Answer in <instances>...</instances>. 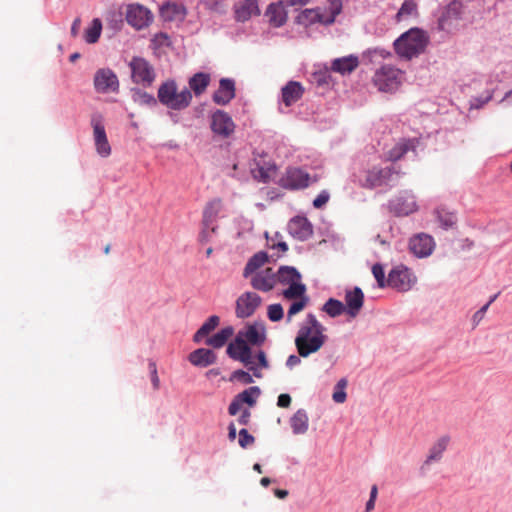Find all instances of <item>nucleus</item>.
Listing matches in <instances>:
<instances>
[{"mask_svg":"<svg viewBox=\"0 0 512 512\" xmlns=\"http://www.w3.org/2000/svg\"><path fill=\"white\" fill-rule=\"evenodd\" d=\"M325 331L326 328L317 320L314 314H307L300 324L295 338V346L299 356L306 358L319 351L327 340Z\"/></svg>","mask_w":512,"mask_h":512,"instance_id":"nucleus-1","label":"nucleus"},{"mask_svg":"<svg viewBox=\"0 0 512 512\" xmlns=\"http://www.w3.org/2000/svg\"><path fill=\"white\" fill-rule=\"evenodd\" d=\"M429 43L426 32L419 27H412L402 33L393 43L395 52L405 59H412L423 53Z\"/></svg>","mask_w":512,"mask_h":512,"instance_id":"nucleus-2","label":"nucleus"},{"mask_svg":"<svg viewBox=\"0 0 512 512\" xmlns=\"http://www.w3.org/2000/svg\"><path fill=\"white\" fill-rule=\"evenodd\" d=\"M192 99V93L187 87L178 91L177 82L173 78L162 82L157 91V103H161L169 110H184L190 106Z\"/></svg>","mask_w":512,"mask_h":512,"instance_id":"nucleus-3","label":"nucleus"},{"mask_svg":"<svg viewBox=\"0 0 512 512\" xmlns=\"http://www.w3.org/2000/svg\"><path fill=\"white\" fill-rule=\"evenodd\" d=\"M276 273V283L288 286L283 290L282 296L292 300L306 293V286L301 282L300 273L290 266H281Z\"/></svg>","mask_w":512,"mask_h":512,"instance_id":"nucleus-4","label":"nucleus"},{"mask_svg":"<svg viewBox=\"0 0 512 512\" xmlns=\"http://www.w3.org/2000/svg\"><path fill=\"white\" fill-rule=\"evenodd\" d=\"M318 181L316 176H311L306 170L299 167H288L280 176L278 185L286 190H302L310 184Z\"/></svg>","mask_w":512,"mask_h":512,"instance_id":"nucleus-5","label":"nucleus"},{"mask_svg":"<svg viewBox=\"0 0 512 512\" xmlns=\"http://www.w3.org/2000/svg\"><path fill=\"white\" fill-rule=\"evenodd\" d=\"M424 140L422 136L399 138L389 149L385 160H401L407 156H418V151H423L426 147Z\"/></svg>","mask_w":512,"mask_h":512,"instance_id":"nucleus-6","label":"nucleus"},{"mask_svg":"<svg viewBox=\"0 0 512 512\" xmlns=\"http://www.w3.org/2000/svg\"><path fill=\"white\" fill-rule=\"evenodd\" d=\"M226 352L233 360L243 363L253 373V376L262 378L261 371L254 364L250 346L240 336L236 335L235 339L229 343Z\"/></svg>","mask_w":512,"mask_h":512,"instance_id":"nucleus-7","label":"nucleus"},{"mask_svg":"<svg viewBox=\"0 0 512 512\" xmlns=\"http://www.w3.org/2000/svg\"><path fill=\"white\" fill-rule=\"evenodd\" d=\"M397 176L398 171H396L392 165L385 167L377 165L366 171L360 178V182L364 187L373 188L388 184Z\"/></svg>","mask_w":512,"mask_h":512,"instance_id":"nucleus-8","label":"nucleus"},{"mask_svg":"<svg viewBox=\"0 0 512 512\" xmlns=\"http://www.w3.org/2000/svg\"><path fill=\"white\" fill-rule=\"evenodd\" d=\"M131 79L135 84L150 87L156 78L153 66L143 57L134 56L129 62Z\"/></svg>","mask_w":512,"mask_h":512,"instance_id":"nucleus-9","label":"nucleus"},{"mask_svg":"<svg viewBox=\"0 0 512 512\" xmlns=\"http://www.w3.org/2000/svg\"><path fill=\"white\" fill-rule=\"evenodd\" d=\"M417 282L414 273L404 265L394 267L388 274L387 286L400 292L409 291Z\"/></svg>","mask_w":512,"mask_h":512,"instance_id":"nucleus-10","label":"nucleus"},{"mask_svg":"<svg viewBox=\"0 0 512 512\" xmlns=\"http://www.w3.org/2000/svg\"><path fill=\"white\" fill-rule=\"evenodd\" d=\"M399 70L390 65H384L375 72L373 77L374 84L380 91L392 92L400 84Z\"/></svg>","mask_w":512,"mask_h":512,"instance_id":"nucleus-11","label":"nucleus"},{"mask_svg":"<svg viewBox=\"0 0 512 512\" xmlns=\"http://www.w3.org/2000/svg\"><path fill=\"white\" fill-rule=\"evenodd\" d=\"M262 298L255 292H244L236 300L235 315L245 319L252 316L261 306Z\"/></svg>","mask_w":512,"mask_h":512,"instance_id":"nucleus-12","label":"nucleus"},{"mask_svg":"<svg viewBox=\"0 0 512 512\" xmlns=\"http://www.w3.org/2000/svg\"><path fill=\"white\" fill-rule=\"evenodd\" d=\"M125 19L133 28L140 30L152 22L153 15L144 5L132 3L127 6Z\"/></svg>","mask_w":512,"mask_h":512,"instance_id":"nucleus-13","label":"nucleus"},{"mask_svg":"<svg viewBox=\"0 0 512 512\" xmlns=\"http://www.w3.org/2000/svg\"><path fill=\"white\" fill-rule=\"evenodd\" d=\"M210 128L214 134L228 138L234 133L235 123L227 112L217 109L211 115Z\"/></svg>","mask_w":512,"mask_h":512,"instance_id":"nucleus-14","label":"nucleus"},{"mask_svg":"<svg viewBox=\"0 0 512 512\" xmlns=\"http://www.w3.org/2000/svg\"><path fill=\"white\" fill-rule=\"evenodd\" d=\"M94 88L98 93L118 92L119 80L117 75L110 68H101L95 72Z\"/></svg>","mask_w":512,"mask_h":512,"instance_id":"nucleus-15","label":"nucleus"},{"mask_svg":"<svg viewBox=\"0 0 512 512\" xmlns=\"http://www.w3.org/2000/svg\"><path fill=\"white\" fill-rule=\"evenodd\" d=\"M389 209L396 216H408L418 210V205L414 194L404 191L389 202Z\"/></svg>","mask_w":512,"mask_h":512,"instance_id":"nucleus-16","label":"nucleus"},{"mask_svg":"<svg viewBox=\"0 0 512 512\" xmlns=\"http://www.w3.org/2000/svg\"><path fill=\"white\" fill-rule=\"evenodd\" d=\"M91 125L94 130L95 146L98 154L103 158L108 157L111 152V147L106 136L102 115L99 113L93 114Z\"/></svg>","mask_w":512,"mask_h":512,"instance_id":"nucleus-17","label":"nucleus"},{"mask_svg":"<svg viewBox=\"0 0 512 512\" xmlns=\"http://www.w3.org/2000/svg\"><path fill=\"white\" fill-rule=\"evenodd\" d=\"M261 390L257 386L249 387L234 397L228 407V413L235 416L241 410L243 404L253 407L256 404L257 398L260 396Z\"/></svg>","mask_w":512,"mask_h":512,"instance_id":"nucleus-18","label":"nucleus"},{"mask_svg":"<svg viewBox=\"0 0 512 512\" xmlns=\"http://www.w3.org/2000/svg\"><path fill=\"white\" fill-rule=\"evenodd\" d=\"M249 346H261L266 340L265 326L261 322L248 324L237 333Z\"/></svg>","mask_w":512,"mask_h":512,"instance_id":"nucleus-19","label":"nucleus"},{"mask_svg":"<svg viewBox=\"0 0 512 512\" xmlns=\"http://www.w3.org/2000/svg\"><path fill=\"white\" fill-rule=\"evenodd\" d=\"M463 14V3L460 0H452L443 9L437 20V29L439 31L446 30L452 20H460Z\"/></svg>","mask_w":512,"mask_h":512,"instance_id":"nucleus-20","label":"nucleus"},{"mask_svg":"<svg viewBox=\"0 0 512 512\" xmlns=\"http://www.w3.org/2000/svg\"><path fill=\"white\" fill-rule=\"evenodd\" d=\"M236 96V84L232 78H221L218 89L212 94V101L221 106L229 104Z\"/></svg>","mask_w":512,"mask_h":512,"instance_id":"nucleus-21","label":"nucleus"},{"mask_svg":"<svg viewBox=\"0 0 512 512\" xmlns=\"http://www.w3.org/2000/svg\"><path fill=\"white\" fill-rule=\"evenodd\" d=\"M435 247L432 236L426 233H419L413 236L409 241L410 251L417 257L423 258L429 256Z\"/></svg>","mask_w":512,"mask_h":512,"instance_id":"nucleus-22","label":"nucleus"},{"mask_svg":"<svg viewBox=\"0 0 512 512\" xmlns=\"http://www.w3.org/2000/svg\"><path fill=\"white\" fill-rule=\"evenodd\" d=\"M251 286L258 291H271L276 285V273L272 268H265L250 275Z\"/></svg>","mask_w":512,"mask_h":512,"instance_id":"nucleus-23","label":"nucleus"},{"mask_svg":"<svg viewBox=\"0 0 512 512\" xmlns=\"http://www.w3.org/2000/svg\"><path fill=\"white\" fill-rule=\"evenodd\" d=\"M259 0H243L234 4V19L236 22L244 23L252 16H259L261 11L258 5Z\"/></svg>","mask_w":512,"mask_h":512,"instance_id":"nucleus-24","label":"nucleus"},{"mask_svg":"<svg viewBox=\"0 0 512 512\" xmlns=\"http://www.w3.org/2000/svg\"><path fill=\"white\" fill-rule=\"evenodd\" d=\"M159 14L164 22H183L188 14V10L183 4L166 1L161 5Z\"/></svg>","mask_w":512,"mask_h":512,"instance_id":"nucleus-25","label":"nucleus"},{"mask_svg":"<svg viewBox=\"0 0 512 512\" xmlns=\"http://www.w3.org/2000/svg\"><path fill=\"white\" fill-rule=\"evenodd\" d=\"M249 168L252 177L263 183L274 179L277 173V167L274 162H250Z\"/></svg>","mask_w":512,"mask_h":512,"instance_id":"nucleus-26","label":"nucleus"},{"mask_svg":"<svg viewBox=\"0 0 512 512\" xmlns=\"http://www.w3.org/2000/svg\"><path fill=\"white\" fill-rule=\"evenodd\" d=\"M364 304V293L359 287L346 290L345 292V311L351 317L355 318L361 311Z\"/></svg>","mask_w":512,"mask_h":512,"instance_id":"nucleus-27","label":"nucleus"},{"mask_svg":"<svg viewBox=\"0 0 512 512\" xmlns=\"http://www.w3.org/2000/svg\"><path fill=\"white\" fill-rule=\"evenodd\" d=\"M285 4L282 0L272 2L267 6L265 16L268 17V22L275 28H280L287 22V11Z\"/></svg>","mask_w":512,"mask_h":512,"instance_id":"nucleus-28","label":"nucleus"},{"mask_svg":"<svg viewBox=\"0 0 512 512\" xmlns=\"http://www.w3.org/2000/svg\"><path fill=\"white\" fill-rule=\"evenodd\" d=\"M304 92L300 82L290 80L281 88V100L286 107H290L302 98Z\"/></svg>","mask_w":512,"mask_h":512,"instance_id":"nucleus-29","label":"nucleus"},{"mask_svg":"<svg viewBox=\"0 0 512 512\" xmlns=\"http://www.w3.org/2000/svg\"><path fill=\"white\" fill-rule=\"evenodd\" d=\"M289 233L299 239L305 240L312 235V226L306 217L296 216L288 223Z\"/></svg>","mask_w":512,"mask_h":512,"instance_id":"nucleus-30","label":"nucleus"},{"mask_svg":"<svg viewBox=\"0 0 512 512\" xmlns=\"http://www.w3.org/2000/svg\"><path fill=\"white\" fill-rule=\"evenodd\" d=\"M359 65V58L354 54L348 56L339 57L332 61L331 70L341 75H349Z\"/></svg>","mask_w":512,"mask_h":512,"instance_id":"nucleus-31","label":"nucleus"},{"mask_svg":"<svg viewBox=\"0 0 512 512\" xmlns=\"http://www.w3.org/2000/svg\"><path fill=\"white\" fill-rule=\"evenodd\" d=\"M211 82V75L206 72H197L188 79L189 90L196 97L201 96Z\"/></svg>","mask_w":512,"mask_h":512,"instance_id":"nucleus-32","label":"nucleus"},{"mask_svg":"<svg viewBox=\"0 0 512 512\" xmlns=\"http://www.w3.org/2000/svg\"><path fill=\"white\" fill-rule=\"evenodd\" d=\"M450 442L449 436L440 437L429 449L426 460L422 465V469L429 466L433 462H438L442 459L443 453L447 449Z\"/></svg>","mask_w":512,"mask_h":512,"instance_id":"nucleus-33","label":"nucleus"},{"mask_svg":"<svg viewBox=\"0 0 512 512\" xmlns=\"http://www.w3.org/2000/svg\"><path fill=\"white\" fill-rule=\"evenodd\" d=\"M190 363L194 366L198 367H207L216 362V354L210 350L205 348H199L194 350L189 354L188 357Z\"/></svg>","mask_w":512,"mask_h":512,"instance_id":"nucleus-34","label":"nucleus"},{"mask_svg":"<svg viewBox=\"0 0 512 512\" xmlns=\"http://www.w3.org/2000/svg\"><path fill=\"white\" fill-rule=\"evenodd\" d=\"M321 19V8H306L302 10L296 17H295V24L301 25L304 27H309L317 23V21H320Z\"/></svg>","mask_w":512,"mask_h":512,"instance_id":"nucleus-35","label":"nucleus"},{"mask_svg":"<svg viewBox=\"0 0 512 512\" xmlns=\"http://www.w3.org/2000/svg\"><path fill=\"white\" fill-rule=\"evenodd\" d=\"M290 426L294 434H305L309 428L307 412L304 409L297 410L290 419Z\"/></svg>","mask_w":512,"mask_h":512,"instance_id":"nucleus-36","label":"nucleus"},{"mask_svg":"<svg viewBox=\"0 0 512 512\" xmlns=\"http://www.w3.org/2000/svg\"><path fill=\"white\" fill-rule=\"evenodd\" d=\"M130 93L132 100L140 106L155 107L157 105V98L141 88L132 87Z\"/></svg>","mask_w":512,"mask_h":512,"instance_id":"nucleus-37","label":"nucleus"},{"mask_svg":"<svg viewBox=\"0 0 512 512\" xmlns=\"http://www.w3.org/2000/svg\"><path fill=\"white\" fill-rule=\"evenodd\" d=\"M268 261V255L265 252H258L254 254L249 261L247 262L244 271L243 277L249 278L250 275L258 272V269L261 268Z\"/></svg>","mask_w":512,"mask_h":512,"instance_id":"nucleus-38","label":"nucleus"},{"mask_svg":"<svg viewBox=\"0 0 512 512\" xmlns=\"http://www.w3.org/2000/svg\"><path fill=\"white\" fill-rule=\"evenodd\" d=\"M234 334V329L231 326L222 328L219 332L213 336L207 338L206 344L215 349L223 347L228 339Z\"/></svg>","mask_w":512,"mask_h":512,"instance_id":"nucleus-39","label":"nucleus"},{"mask_svg":"<svg viewBox=\"0 0 512 512\" xmlns=\"http://www.w3.org/2000/svg\"><path fill=\"white\" fill-rule=\"evenodd\" d=\"M220 318L216 315L210 316L193 336V341L199 343L203 338L207 337L218 325Z\"/></svg>","mask_w":512,"mask_h":512,"instance_id":"nucleus-40","label":"nucleus"},{"mask_svg":"<svg viewBox=\"0 0 512 512\" xmlns=\"http://www.w3.org/2000/svg\"><path fill=\"white\" fill-rule=\"evenodd\" d=\"M331 72H333L331 67L324 66L311 74V82L318 87L329 86L333 82Z\"/></svg>","mask_w":512,"mask_h":512,"instance_id":"nucleus-41","label":"nucleus"},{"mask_svg":"<svg viewBox=\"0 0 512 512\" xmlns=\"http://www.w3.org/2000/svg\"><path fill=\"white\" fill-rule=\"evenodd\" d=\"M102 32V21L99 18L92 20L90 26L85 30L84 39L88 44L96 43Z\"/></svg>","mask_w":512,"mask_h":512,"instance_id":"nucleus-42","label":"nucleus"},{"mask_svg":"<svg viewBox=\"0 0 512 512\" xmlns=\"http://www.w3.org/2000/svg\"><path fill=\"white\" fill-rule=\"evenodd\" d=\"M322 311L327 313L330 317L335 318L343 314L345 311V305L341 301L329 298L322 306Z\"/></svg>","mask_w":512,"mask_h":512,"instance_id":"nucleus-43","label":"nucleus"},{"mask_svg":"<svg viewBox=\"0 0 512 512\" xmlns=\"http://www.w3.org/2000/svg\"><path fill=\"white\" fill-rule=\"evenodd\" d=\"M434 213L438 222L444 229L451 228L456 224L457 217L453 212L440 207L437 208Z\"/></svg>","mask_w":512,"mask_h":512,"instance_id":"nucleus-44","label":"nucleus"},{"mask_svg":"<svg viewBox=\"0 0 512 512\" xmlns=\"http://www.w3.org/2000/svg\"><path fill=\"white\" fill-rule=\"evenodd\" d=\"M222 208L220 199L210 201L204 209V225L208 227L210 223L216 218Z\"/></svg>","mask_w":512,"mask_h":512,"instance_id":"nucleus-45","label":"nucleus"},{"mask_svg":"<svg viewBox=\"0 0 512 512\" xmlns=\"http://www.w3.org/2000/svg\"><path fill=\"white\" fill-rule=\"evenodd\" d=\"M293 300L294 302L290 305L287 312V322H291L293 316L301 312L309 303V298L305 294H302Z\"/></svg>","mask_w":512,"mask_h":512,"instance_id":"nucleus-46","label":"nucleus"},{"mask_svg":"<svg viewBox=\"0 0 512 512\" xmlns=\"http://www.w3.org/2000/svg\"><path fill=\"white\" fill-rule=\"evenodd\" d=\"M410 15H418V5L417 2L414 0H404V2L401 4V7L399 8L397 12V19H399L401 16H410Z\"/></svg>","mask_w":512,"mask_h":512,"instance_id":"nucleus-47","label":"nucleus"},{"mask_svg":"<svg viewBox=\"0 0 512 512\" xmlns=\"http://www.w3.org/2000/svg\"><path fill=\"white\" fill-rule=\"evenodd\" d=\"M171 45L170 36L166 32H158L151 39L150 47L156 50L162 47H171Z\"/></svg>","mask_w":512,"mask_h":512,"instance_id":"nucleus-48","label":"nucleus"},{"mask_svg":"<svg viewBox=\"0 0 512 512\" xmlns=\"http://www.w3.org/2000/svg\"><path fill=\"white\" fill-rule=\"evenodd\" d=\"M347 386V380L345 378H342L338 381V383L335 386V391L333 392L332 399L336 403H344L346 400V392L345 388Z\"/></svg>","mask_w":512,"mask_h":512,"instance_id":"nucleus-49","label":"nucleus"},{"mask_svg":"<svg viewBox=\"0 0 512 512\" xmlns=\"http://www.w3.org/2000/svg\"><path fill=\"white\" fill-rule=\"evenodd\" d=\"M267 316L270 321L278 322L284 316L283 307L281 304H271L267 308Z\"/></svg>","mask_w":512,"mask_h":512,"instance_id":"nucleus-50","label":"nucleus"},{"mask_svg":"<svg viewBox=\"0 0 512 512\" xmlns=\"http://www.w3.org/2000/svg\"><path fill=\"white\" fill-rule=\"evenodd\" d=\"M372 273L380 288H384L387 286V279H385L384 269L380 264L373 265Z\"/></svg>","mask_w":512,"mask_h":512,"instance_id":"nucleus-51","label":"nucleus"},{"mask_svg":"<svg viewBox=\"0 0 512 512\" xmlns=\"http://www.w3.org/2000/svg\"><path fill=\"white\" fill-rule=\"evenodd\" d=\"M202 3L209 11L218 12L219 14L226 12L223 8V0H203Z\"/></svg>","mask_w":512,"mask_h":512,"instance_id":"nucleus-52","label":"nucleus"},{"mask_svg":"<svg viewBox=\"0 0 512 512\" xmlns=\"http://www.w3.org/2000/svg\"><path fill=\"white\" fill-rule=\"evenodd\" d=\"M255 442L254 436L249 434L247 429L243 428L239 431V445L242 448H247Z\"/></svg>","mask_w":512,"mask_h":512,"instance_id":"nucleus-53","label":"nucleus"},{"mask_svg":"<svg viewBox=\"0 0 512 512\" xmlns=\"http://www.w3.org/2000/svg\"><path fill=\"white\" fill-rule=\"evenodd\" d=\"M232 380H238L243 384H251L253 383V377L248 372L244 370H236L232 373Z\"/></svg>","mask_w":512,"mask_h":512,"instance_id":"nucleus-54","label":"nucleus"},{"mask_svg":"<svg viewBox=\"0 0 512 512\" xmlns=\"http://www.w3.org/2000/svg\"><path fill=\"white\" fill-rule=\"evenodd\" d=\"M329 198H330V195H329L328 191L323 190L314 199L313 206L317 209H320L327 204V202L329 201Z\"/></svg>","mask_w":512,"mask_h":512,"instance_id":"nucleus-55","label":"nucleus"},{"mask_svg":"<svg viewBox=\"0 0 512 512\" xmlns=\"http://www.w3.org/2000/svg\"><path fill=\"white\" fill-rule=\"evenodd\" d=\"M330 7V14L334 15V16H338L341 12H342V9H343V4H342V0H326Z\"/></svg>","mask_w":512,"mask_h":512,"instance_id":"nucleus-56","label":"nucleus"},{"mask_svg":"<svg viewBox=\"0 0 512 512\" xmlns=\"http://www.w3.org/2000/svg\"><path fill=\"white\" fill-rule=\"evenodd\" d=\"M256 358H257V361H258V365H255L258 369L259 368H263V369H268L269 368V362L267 360V357H266V354L264 351L260 350L257 352L256 354Z\"/></svg>","mask_w":512,"mask_h":512,"instance_id":"nucleus-57","label":"nucleus"},{"mask_svg":"<svg viewBox=\"0 0 512 512\" xmlns=\"http://www.w3.org/2000/svg\"><path fill=\"white\" fill-rule=\"evenodd\" d=\"M149 369L151 372V381H152L153 387H154V389H158L160 380H159V377L157 374L156 364L153 362L149 363Z\"/></svg>","mask_w":512,"mask_h":512,"instance_id":"nucleus-58","label":"nucleus"},{"mask_svg":"<svg viewBox=\"0 0 512 512\" xmlns=\"http://www.w3.org/2000/svg\"><path fill=\"white\" fill-rule=\"evenodd\" d=\"M291 397L289 394H280L278 397L277 405L280 408H288L291 405Z\"/></svg>","mask_w":512,"mask_h":512,"instance_id":"nucleus-59","label":"nucleus"},{"mask_svg":"<svg viewBox=\"0 0 512 512\" xmlns=\"http://www.w3.org/2000/svg\"><path fill=\"white\" fill-rule=\"evenodd\" d=\"M372 54H378L379 56L385 58L387 55H390L389 52H387L385 49L381 48H374V49H368L363 53V57L370 56Z\"/></svg>","mask_w":512,"mask_h":512,"instance_id":"nucleus-60","label":"nucleus"},{"mask_svg":"<svg viewBox=\"0 0 512 512\" xmlns=\"http://www.w3.org/2000/svg\"><path fill=\"white\" fill-rule=\"evenodd\" d=\"M250 417H251V412L248 409H245L241 413V415H240V417L238 418L237 421H238L239 424L246 426L250 422Z\"/></svg>","mask_w":512,"mask_h":512,"instance_id":"nucleus-61","label":"nucleus"},{"mask_svg":"<svg viewBox=\"0 0 512 512\" xmlns=\"http://www.w3.org/2000/svg\"><path fill=\"white\" fill-rule=\"evenodd\" d=\"M335 20H336V16L330 14L329 16L325 17L322 13H321V19L320 21H317V23H320L324 26H331L332 24L335 23Z\"/></svg>","mask_w":512,"mask_h":512,"instance_id":"nucleus-62","label":"nucleus"},{"mask_svg":"<svg viewBox=\"0 0 512 512\" xmlns=\"http://www.w3.org/2000/svg\"><path fill=\"white\" fill-rule=\"evenodd\" d=\"M488 305H484L482 308H480L474 315H473V321L478 324L484 317L486 311L488 310Z\"/></svg>","mask_w":512,"mask_h":512,"instance_id":"nucleus-63","label":"nucleus"},{"mask_svg":"<svg viewBox=\"0 0 512 512\" xmlns=\"http://www.w3.org/2000/svg\"><path fill=\"white\" fill-rule=\"evenodd\" d=\"M80 25H81V19L79 17L75 18L71 25V35L73 37L78 36Z\"/></svg>","mask_w":512,"mask_h":512,"instance_id":"nucleus-64","label":"nucleus"}]
</instances>
